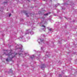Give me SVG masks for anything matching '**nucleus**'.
I'll list each match as a JSON object with an SVG mask.
<instances>
[{
  "mask_svg": "<svg viewBox=\"0 0 77 77\" xmlns=\"http://www.w3.org/2000/svg\"><path fill=\"white\" fill-rule=\"evenodd\" d=\"M9 53L8 54H6V56H8V57L6 59V61L9 62L12 59H13L14 57H15V55L17 54L15 53H12V50H10L9 51Z\"/></svg>",
  "mask_w": 77,
  "mask_h": 77,
  "instance_id": "nucleus-1",
  "label": "nucleus"
},
{
  "mask_svg": "<svg viewBox=\"0 0 77 77\" xmlns=\"http://www.w3.org/2000/svg\"><path fill=\"white\" fill-rule=\"evenodd\" d=\"M35 57V56H34V55H32V57H31V59H33V58H34Z\"/></svg>",
  "mask_w": 77,
  "mask_h": 77,
  "instance_id": "nucleus-2",
  "label": "nucleus"
},
{
  "mask_svg": "<svg viewBox=\"0 0 77 77\" xmlns=\"http://www.w3.org/2000/svg\"><path fill=\"white\" fill-rule=\"evenodd\" d=\"M48 13H46V14H44V15H48Z\"/></svg>",
  "mask_w": 77,
  "mask_h": 77,
  "instance_id": "nucleus-3",
  "label": "nucleus"
},
{
  "mask_svg": "<svg viewBox=\"0 0 77 77\" xmlns=\"http://www.w3.org/2000/svg\"><path fill=\"white\" fill-rule=\"evenodd\" d=\"M42 27H45V26L44 25H42Z\"/></svg>",
  "mask_w": 77,
  "mask_h": 77,
  "instance_id": "nucleus-4",
  "label": "nucleus"
},
{
  "mask_svg": "<svg viewBox=\"0 0 77 77\" xmlns=\"http://www.w3.org/2000/svg\"><path fill=\"white\" fill-rule=\"evenodd\" d=\"M49 30H50V31H51V29H49Z\"/></svg>",
  "mask_w": 77,
  "mask_h": 77,
  "instance_id": "nucleus-5",
  "label": "nucleus"
},
{
  "mask_svg": "<svg viewBox=\"0 0 77 77\" xmlns=\"http://www.w3.org/2000/svg\"><path fill=\"white\" fill-rule=\"evenodd\" d=\"M11 14H9V17H11Z\"/></svg>",
  "mask_w": 77,
  "mask_h": 77,
  "instance_id": "nucleus-6",
  "label": "nucleus"
},
{
  "mask_svg": "<svg viewBox=\"0 0 77 77\" xmlns=\"http://www.w3.org/2000/svg\"><path fill=\"white\" fill-rule=\"evenodd\" d=\"M26 15H27V13H26Z\"/></svg>",
  "mask_w": 77,
  "mask_h": 77,
  "instance_id": "nucleus-7",
  "label": "nucleus"
},
{
  "mask_svg": "<svg viewBox=\"0 0 77 77\" xmlns=\"http://www.w3.org/2000/svg\"><path fill=\"white\" fill-rule=\"evenodd\" d=\"M41 68H43V67H41Z\"/></svg>",
  "mask_w": 77,
  "mask_h": 77,
  "instance_id": "nucleus-8",
  "label": "nucleus"
},
{
  "mask_svg": "<svg viewBox=\"0 0 77 77\" xmlns=\"http://www.w3.org/2000/svg\"><path fill=\"white\" fill-rule=\"evenodd\" d=\"M28 17H29V16H27Z\"/></svg>",
  "mask_w": 77,
  "mask_h": 77,
  "instance_id": "nucleus-9",
  "label": "nucleus"
},
{
  "mask_svg": "<svg viewBox=\"0 0 77 77\" xmlns=\"http://www.w3.org/2000/svg\"><path fill=\"white\" fill-rule=\"evenodd\" d=\"M49 14H50V13H49Z\"/></svg>",
  "mask_w": 77,
  "mask_h": 77,
  "instance_id": "nucleus-10",
  "label": "nucleus"
},
{
  "mask_svg": "<svg viewBox=\"0 0 77 77\" xmlns=\"http://www.w3.org/2000/svg\"><path fill=\"white\" fill-rule=\"evenodd\" d=\"M6 51H7V50Z\"/></svg>",
  "mask_w": 77,
  "mask_h": 77,
  "instance_id": "nucleus-11",
  "label": "nucleus"
}]
</instances>
